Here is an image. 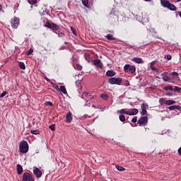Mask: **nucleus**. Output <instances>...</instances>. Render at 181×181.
<instances>
[{
    "mask_svg": "<svg viewBox=\"0 0 181 181\" xmlns=\"http://www.w3.org/2000/svg\"><path fill=\"white\" fill-rule=\"evenodd\" d=\"M19 151L21 153H28L29 151V144L28 141L23 140L20 142Z\"/></svg>",
    "mask_w": 181,
    "mask_h": 181,
    "instance_id": "f257e3e1",
    "label": "nucleus"
},
{
    "mask_svg": "<svg viewBox=\"0 0 181 181\" xmlns=\"http://www.w3.org/2000/svg\"><path fill=\"white\" fill-rule=\"evenodd\" d=\"M161 5L163 8H168L170 11H175L176 9V6L172 4L168 0H161Z\"/></svg>",
    "mask_w": 181,
    "mask_h": 181,
    "instance_id": "f03ea898",
    "label": "nucleus"
},
{
    "mask_svg": "<svg viewBox=\"0 0 181 181\" xmlns=\"http://www.w3.org/2000/svg\"><path fill=\"white\" fill-rule=\"evenodd\" d=\"M138 109H132L130 111H125L124 109L117 110V114H127V115H136L138 114Z\"/></svg>",
    "mask_w": 181,
    "mask_h": 181,
    "instance_id": "7ed1b4c3",
    "label": "nucleus"
},
{
    "mask_svg": "<svg viewBox=\"0 0 181 181\" xmlns=\"http://www.w3.org/2000/svg\"><path fill=\"white\" fill-rule=\"evenodd\" d=\"M108 83L110 84H117V86H121V84H122V78L112 77L108 79Z\"/></svg>",
    "mask_w": 181,
    "mask_h": 181,
    "instance_id": "20e7f679",
    "label": "nucleus"
},
{
    "mask_svg": "<svg viewBox=\"0 0 181 181\" xmlns=\"http://www.w3.org/2000/svg\"><path fill=\"white\" fill-rule=\"evenodd\" d=\"M45 28H48L49 29H52V30H59V27L54 23H50L49 21L46 22V23L44 25Z\"/></svg>",
    "mask_w": 181,
    "mask_h": 181,
    "instance_id": "39448f33",
    "label": "nucleus"
},
{
    "mask_svg": "<svg viewBox=\"0 0 181 181\" xmlns=\"http://www.w3.org/2000/svg\"><path fill=\"white\" fill-rule=\"evenodd\" d=\"M124 70L125 73H131L132 74H134L135 71H136V68L132 65L126 64L124 66Z\"/></svg>",
    "mask_w": 181,
    "mask_h": 181,
    "instance_id": "423d86ee",
    "label": "nucleus"
},
{
    "mask_svg": "<svg viewBox=\"0 0 181 181\" xmlns=\"http://www.w3.org/2000/svg\"><path fill=\"white\" fill-rule=\"evenodd\" d=\"M19 18H13V19H11V27L13 28V29H18V26H19Z\"/></svg>",
    "mask_w": 181,
    "mask_h": 181,
    "instance_id": "0eeeda50",
    "label": "nucleus"
},
{
    "mask_svg": "<svg viewBox=\"0 0 181 181\" xmlns=\"http://www.w3.org/2000/svg\"><path fill=\"white\" fill-rule=\"evenodd\" d=\"M137 124L141 127V125H146L148 124V117H141L137 122Z\"/></svg>",
    "mask_w": 181,
    "mask_h": 181,
    "instance_id": "6e6552de",
    "label": "nucleus"
},
{
    "mask_svg": "<svg viewBox=\"0 0 181 181\" xmlns=\"http://www.w3.org/2000/svg\"><path fill=\"white\" fill-rule=\"evenodd\" d=\"M23 181H35L33 177L29 173H25L23 176Z\"/></svg>",
    "mask_w": 181,
    "mask_h": 181,
    "instance_id": "1a4fd4ad",
    "label": "nucleus"
},
{
    "mask_svg": "<svg viewBox=\"0 0 181 181\" xmlns=\"http://www.w3.org/2000/svg\"><path fill=\"white\" fill-rule=\"evenodd\" d=\"M93 64L98 67V69H103V62H101L100 59H94Z\"/></svg>",
    "mask_w": 181,
    "mask_h": 181,
    "instance_id": "9d476101",
    "label": "nucleus"
},
{
    "mask_svg": "<svg viewBox=\"0 0 181 181\" xmlns=\"http://www.w3.org/2000/svg\"><path fill=\"white\" fill-rule=\"evenodd\" d=\"M33 173L35 175L36 177L39 179V177H42V171L39 170V168H36L33 170Z\"/></svg>",
    "mask_w": 181,
    "mask_h": 181,
    "instance_id": "9b49d317",
    "label": "nucleus"
},
{
    "mask_svg": "<svg viewBox=\"0 0 181 181\" xmlns=\"http://www.w3.org/2000/svg\"><path fill=\"white\" fill-rule=\"evenodd\" d=\"M161 77L163 81H170V78L168 76V72H165L161 74Z\"/></svg>",
    "mask_w": 181,
    "mask_h": 181,
    "instance_id": "f8f14e48",
    "label": "nucleus"
},
{
    "mask_svg": "<svg viewBox=\"0 0 181 181\" xmlns=\"http://www.w3.org/2000/svg\"><path fill=\"white\" fill-rule=\"evenodd\" d=\"M168 108L170 111H173L175 110H180V105H172V106H169Z\"/></svg>",
    "mask_w": 181,
    "mask_h": 181,
    "instance_id": "ddd939ff",
    "label": "nucleus"
},
{
    "mask_svg": "<svg viewBox=\"0 0 181 181\" xmlns=\"http://www.w3.org/2000/svg\"><path fill=\"white\" fill-rule=\"evenodd\" d=\"M72 120H73V117L71 116V112H69L66 115V122H71Z\"/></svg>",
    "mask_w": 181,
    "mask_h": 181,
    "instance_id": "4468645a",
    "label": "nucleus"
},
{
    "mask_svg": "<svg viewBox=\"0 0 181 181\" xmlns=\"http://www.w3.org/2000/svg\"><path fill=\"white\" fill-rule=\"evenodd\" d=\"M132 62H134V63H137L138 64H141V63H142V59L135 57L132 59Z\"/></svg>",
    "mask_w": 181,
    "mask_h": 181,
    "instance_id": "2eb2a0df",
    "label": "nucleus"
},
{
    "mask_svg": "<svg viewBox=\"0 0 181 181\" xmlns=\"http://www.w3.org/2000/svg\"><path fill=\"white\" fill-rule=\"evenodd\" d=\"M17 172L18 175H22V172H23V168L20 164L17 165Z\"/></svg>",
    "mask_w": 181,
    "mask_h": 181,
    "instance_id": "dca6fc26",
    "label": "nucleus"
},
{
    "mask_svg": "<svg viewBox=\"0 0 181 181\" xmlns=\"http://www.w3.org/2000/svg\"><path fill=\"white\" fill-rule=\"evenodd\" d=\"M115 75V71L112 70H109L106 72V76H108L109 77H112Z\"/></svg>",
    "mask_w": 181,
    "mask_h": 181,
    "instance_id": "f3484780",
    "label": "nucleus"
},
{
    "mask_svg": "<svg viewBox=\"0 0 181 181\" xmlns=\"http://www.w3.org/2000/svg\"><path fill=\"white\" fill-rule=\"evenodd\" d=\"M58 91H61L63 94H67V90H66V87L64 86H60Z\"/></svg>",
    "mask_w": 181,
    "mask_h": 181,
    "instance_id": "a211bd4d",
    "label": "nucleus"
},
{
    "mask_svg": "<svg viewBox=\"0 0 181 181\" xmlns=\"http://www.w3.org/2000/svg\"><path fill=\"white\" fill-rule=\"evenodd\" d=\"M176 101L172 100H165V105H173V104H175Z\"/></svg>",
    "mask_w": 181,
    "mask_h": 181,
    "instance_id": "6ab92c4d",
    "label": "nucleus"
},
{
    "mask_svg": "<svg viewBox=\"0 0 181 181\" xmlns=\"http://www.w3.org/2000/svg\"><path fill=\"white\" fill-rule=\"evenodd\" d=\"M107 40H115V37H112V35L108 34L106 35Z\"/></svg>",
    "mask_w": 181,
    "mask_h": 181,
    "instance_id": "aec40b11",
    "label": "nucleus"
},
{
    "mask_svg": "<svg viewBox=\"0 0 181 181\" xmlns=\"http://www.w3.org/2000/svg\"><path fill=\"white\" fill-rule=\"evenodd\" d=\"M159 104H160V105H163V104H166V100H165V98H160Z\"/></svg>",
    "mask_w": 181,
    "mask_h": 181,
    "instance_id": "412c9836",
    "label": "nucleus"
},
{
    "mask_svg": "<svg viewBox=\"0 0 181 181\" xmlns=\"http://www.w3.org/2000/svg\"><path fill=\"white\" fill-rule=\"evenodd\" d=\"M150 69L152 70V71H154V73H159V69L153 66H150Z\"/></svg>",
    "mask_w": 181,
    "mask_h": 181,
    "instance_id": "4be33fe9",
    "label": "nucleus"
},
{
    "mask_svg": "<svg viewBox=\"0 0 181 181\" xmlns=\"http://www.w3.org/2000/svg\"><path fill=\"white\" fill-rule=\"evenodd\" d=\"M19 67L22 70H25V69H26V66H25V63L23 62H19Z\"/></svg>",
    "mask_w": 181,
    "mask_h": 181,
    "instance_id": "5701e85b",
    "label": "nucleus"
},
{
    "mask_svg": "<svg viewBox=\"0 0 181 181\" xmlns=\"http://www.w3.org/2000/svg\"><path fill=\"white\" fill-rule=\"evenodd\" d=\"M116 169H117L119 172H124V170H125L124 168L119 165H116Z\"/></svg>",
    "mask_w": 181,
    "mask_h": 181,
    "instance_id": "b1692460",
    "label": "nucleus"
},
{
    "mask_svg": "<svg viewBox=\"0 0 181 181\" xmlns=\"http://www.w3.org/2000/svg\"><path fill=\"white\" fill-rule=\"evenodd\" d=\"M165 91H168V90H170V91H173V87L172 86H165L164 88Z\"/></svg>",
    "mask_w": 181,
    "mask_h": 181,
    "instance_id": "393cba45",
    "label": "nucleus"
},
{
    "mask_svg": "<svg viewBox=\"0 0 181 181\" xmlns=\"http://www.w3.org/2000/svg\"><path fill=\"white\" fill-rule=\"evenodd\" d=\"M119 121H121L122 122H124L125 121V116L124 115H120L119 116Z\"/></svg>",
    "mask_w": 181,
    "mask_h": 181,
    "instance_id": "a878e982",
    "label": "nucleus"
},
{
    "mask_svg": "<svg viewBox=\"0 0 181 181\" xmlns=\"http://www.w3.org/2000/svg\"><path fill=\"white\" fill-rule=\"evenodd\" d=\"M101 98H103V100H108V95L107 94H102Z\"/></svg>",
    "mask_w": 181,
    "mask_h": 181,
    "instance_id": "bb28decb",
    "label": "nucleus"
},
{
    "mask_svg": "<svg viewBox=\"0 0 181 181\" xmlns=\"http://www.w3.org/2000/svg\"><path fill=\"white\" fill-rule=\"evenodd\" d=\"M141 110H146V108L148 107V104L146 103H143L141 104Z\"/></svg>",
    "mask_w": 181,
    "mask_h": 181,
    "instance_id": "cd10ccee",
    "label": "nucleus"
},
{
    "mask_svg": "<svg viewBox=\"0 0 181 181\" xmlns=\"http://www.w3.org/2000/svg\"><path fill=\"white\" fill-rule=\"evenodd\" d=\"M33 135H39V130H31Z\"/></svg>",
    "mask_w": 181,
    "mask_h": 181,
    "instance_id": "c85d7f7f",
    "label": "nucleus"
},
{
    "mask_svg": "<svg viewBox=\"0 0 181 181\" xmlns=\"http://www.w3.org/2000/svg\"><path fill=\"white\" fill-rule=\"evenodd\" d=\"M33 53V49L30 48L26 53L27 56H30V54Z\"/></svg>",
    "mask_w": 181,
    "mask_h": 181,
    "instance_id": "c756f323",
    "label": "nucleus"
},
{
    "mask_svg": "<svg viewBox=\"0 0 181 181\" xmlns=\"http://www.w3.org/2000/svg\"><path fill=\"white\" fill-rule=\"evenodd\" d=\"M172 76L173 77H177V78H179V74H177V72L174 71L172 73Z\"/></svg>",
    "mask_w": 181,
    "mask_h": 181,
    "instance_id": "7c9ffc66",
    "label": "nucleus"
},
{
    "mask_svg": "<svg viewBox=\"0 0 181 181\" xmlns=\"http://www.w3.org/2000/svg\"><path fill=\"white\" fill-rule=\"evenodd\" d=\"M52 87H53L55 90H57V91H59V88H59V86H57L56 83H52Z\"/></svg>",
    "mask_w": 181,
    "mask_h": 181,
    "instance_id": "2f4dec72",
    "label": "nucleus"
},
{
    "mask_svg": "<svg viewBox=\"0 0 181 181\" xmlns=\"http://www.w3.org/2000/svg\"><path fill=\"white\" fill-rule=\"evenodd\" d=\"M82 3L84 6H88V0H82Z\"/></svg>",
    "mask_w": 181,
    "mask_h": 181,
    "instance_id": "473e14b6",
    "label": "nucleus"
},
{
    "mask_svg": "<svg viewBox=\"0 0 181 181\" xmlns=\"http://www.w3.org/2000/svg\"><path fill=\"white\" fill-rule=\"evenodd\" d=\"M76 68L77 70H82L83 66L81 65L78 64H76Z\"/></svg>",
    "mask_w": 181,
    "mask_h": 181,
    "instance_id": "72a5a7b5",
    "label": "nucleus"
},
{
    "mask_svg": "<svg viewBox=\"0 0 181 181\" xmlns=\"http://www.w3.org/2000/svg\"><path fill=\"white\" fill-rule=\"evenodd\" d=\"M85 58H86V60H87V62L90 63V55H88V54H85Z\"/></svg>",
    "mask_w": 181,
    "mask_h": 181,
    "instance_id": "f704fd0d",
    "label": "nucleus"
},
{
    "mask_svg": "<svg viewBox=\"0 0 181 181\" xmlns=\"http://www.w3.org/2000/svg\"><path fill=\"white\" fill-rule=\"evenodd\" d=\"M146 112H148L146 110L142 109V111L141 112V115H146Z\"/></svg>",
    "mask_w": 181,
    "mask_h": 181,
    "instance_id": "c9c22d12",
    "label": "nucleus"
},
{
    "mask_svg": "<svg viewBox=\"0 0 181 181\" xmlns=\"http://www.w3.org/2000/svg\"><path fill=\"white\" fill-rule=\"evenodd\" d=\"M49 128L51 129V131H54L56 129L54 124L49 125Z\"/></svg>",
    "mask_w": 181,
    "mask_h": 181,
    "instance_id": "e433bc0d",
    "label": "nucleus"
},
{
    "mask_svg": "<svg viewBox=\"0 0 181 181\" xmlns=\"http://www.w3.org/2000/svg\"><path fill=\"white\" fill-rule=\"evenodd\" d=\"M45 105H49L50 107H53V103L50 101L46 102Z\"/></svg>",
    "mask_w": 181,
    "mask_h": 181,
    "instance_id": "4c0bfd02",
    "label": "nucleus"
},
{
    "mask_svg": "<svg viewBox=\"0 0 181 181\" xmlns=\"http://www.w3.org/2000/svg\"><path fill=\"white\" fill-rule=\"evenodd\" d=\"M55 33H57V35H58L59 37H63V36H64V33H57V32H55Z\"/></svg>",
    "mask_w": 181,
    "mask_h": 181,
    "instance_id": "58836bf2",
    "label": "nucleus"
},
{
    "mask_svg": "<svg viewBox=\"0 0 181 181\" xmlns=\"http://www.w3.org/2000/svg\"><path fill=\"white\" fill-rule=\"evenodd\" d=\"M5 95H6V91L3 92V93L0 95V98H3V97H5Z\"/></svg>",
    "mask_w": 181,
    "mask_h": 181,
    "instance_id": "ea45409f",
    "label": "nucleus"
},
{
    "mask_svg": "<svg viewBox=\"0 0 181 181\" xmlns=\"http://www.w3.org/2000/svg\"><path fill=\"white\" fill-rule=\"evenodd\" d=\"M138 121V117H134L132 119V122H136Z\"/></svg>",
    "mask_w": 181,
    "mask_h": 181,
    "instance_id": "a19ab883",
    "label": "nucleus"
},
{
    "mask_svg": "<svg viewBox=\"0 0 181 181\" xmlns=\"http://www.w3.org/2000/svg\"><path fill=\"white\" fill-rule=\"evenodd\" d=\"M71 30L72 32V33H74L75 35L76 34V29L74 28V27H71Z\"/></svg>",
    "mask_w": 181,
    "mask_h": 181,
    "instance_id": "79ce46f5",
    "label": "nucleus"
},
{
    "mask_svg": "<svg viewBox=\"0 0 181 181\" xmlns=\"http://www.w3.org/2000/svg\"><path fill=\"white\" fill-rule=\"evenodd\" d=\"M175 91H178V93H180V91H181V88L177 86L175 87Z\"/></svg>",
    "mask_w": 181,
    "mask_h": 181,
    "instance_id": "37998d69",
    "label": "nucleus"
},
{
    "mask_svg": "<svg viewBox=\"0 0 181 181\" xmlns=\"http://www.w3.org/2000/svg\"><path fill=\"white\" fill-rule=\"evenodd\" d=\"M158 62V61H153L151 62V63L150 64V66H155V64H156Z\"/></svg>",
    "mask_w": 181,
    "mask_h": 181,
    "instance_id": "c03bdc74",
    "label": "nucleus"
},
{
    "mask_svg": "<svg viewBox=\"0 0 181 181\" xmlns=\"http://www.w3.org/2000/svg\"><path fill=\"white\" fill-rule=\"evenodd\" d=\"M76 84L78 87V86H80L81 84V81H80V80L76 81Z\"/></svg>",
    "mask_w": 181,
    "mask_h": 181,
    "instance_id": "a18cd8bd",
    "label": "nucleus"
},
{
    "mask_svg": "<svg viewBox=\"0 0 181 181\" xmlns=\"http://www.w3.org/2000/svg\"><path fill=\"white\" fill-rule=\"evenodd\" d=\"M167 59H168V60H172V56H170V54H168V55L167 56Z\"/></svg>",
    "mask_w": 181,
    "mask_h": 181,
    "instance_id": "49530a36",
    "label": "nucleus"
},
{
    "mask_svg": "<svg viewBox=\"0 0 181 181\" xmlns=\"http://www.w3.org/2000/svg\"><path fill=\"white\" fill-rule=\"evenodd\" d=\"M87 117H88V115H84L82 117V119H85V118H87Z\"/></svg>",
    "mask_w": 181,
    "mask_h": 181,
    "instance_id": "de8ad7c7",
    "label": "nucleus"
},
{
    "mask_svg": "<svg viewBox=\"0 0 181 181\" xmlns=\"http://www.w3.org/2000/svg\"><path fill=\"white\" fill-rule=\"evenodd\" d=\"M83 95L87 96V95H88V93L85 91V92H83Z\"/></svg>",
    "mask_w": 181,
    "mask_h": 181,
    "instance_id": "09e8293b",
    "label": "nucleus"
},
{
    "mask_svg": "<svg viewBox=\"0 0 181 181\" xmlns=\"http://www.w3.org/2000/svg\"><path fill=\"white\" fill-rule=\"evenodd\" d=\"M178 153L179 155H181V147L178 149Z\"/></svg>",
    "mask_w": 181,
    "mask_h": 181,
    "instance_id": "8fccbe9b",
    "label": "nucleus"
},
{
    "mask_svg": "<svg viewBox=\"0 0 181 181\" xmlns=\"http://www.w3.org/2000/svg\"><path fill=\"white\" fill-rule=\"evenodd\" d=\"M146 2H151L152 0H144Z\"/></svg>",
    "mask_w": 181,
    "mask_h": 181,
    "instance_id": "3c124183",
    "label": "nucleus"
},
{
    "mask_svg": "<svg viewBox=\"0 0 181 181\" xmlns=\"http://www.w3.org/2000/svg\"><path fill=\"white\" fill-rule=\"evenodd\" d=\"M2 11V5L0 4V12Z\"/></svg>",
    "mask_w": 181,
    "mask_h": 181,
    "instance_id": "603ef678",
    "label": "nucleus"
},
{
    "mask_svg": "<svg viewBox=\"0 0 181 181\" xmlns=\"http://www.w3.org/2000/svg\"><path fill=\"white\" fill-rule=\"evenodd\" d=\"M178 14L181 17V11H178Z\"/></svg>",
    "mask_w": 181,
    "mask_h": 181,
    "instance_id": "864d4df0",
    "label": "nucleus"
},
{
    "mask_svg": "<svg viewBox=\"0 0 181 181\" xmlns=\"http://www.w3.org/2000/svg\"><path fill=\"white\" fill-rule=\"evenodd\" d=\"M33 4H36V0H34V1H33Z\"/></svg>",
    "mask_w": 181,
    "mask_h": 181,
    "instance_id": "5fc2aeb1",
    "label": "nucleus"
},
{
    "mask_svg": "<svg viewBox=\"0 0 181 181\" xmlns=\"http://www.w3.org/2000/svg\"><path fill=\"white\" fill-rule=\"evenodd\" d=\"M177 2H181V0H177Z\"/></svg>",
    "mask_w": 181,
    "mask_h": 181,
    "instance_id": "6e6d98bb",
    "label": "nucleus"
},
{
    "mask_svg": "<svg viewBox=\"0 0 181 181\" xmlns=\"http://www.w3.org/2000/svg\"><path fill=\"white\" fill-rule=\"evenodd\" d=\"M160 4H162V0H160Z\"/></svg>",
    "mask_w": 181,
    "mask_h": 181,
    "instance_id": "4d7b16f0",
    "label": "nucleus"
},
{
    "mask_svg": "<svg viewBox=\"0 0 181 181\" xmlns=\"http://www.w3.org/2000/svg\"><path fill=\"white\" fill-rule=\"evenodd\" d=\"M93 107H95V106L93 105Z\"/></svg>",
    "mask_w": 181,
    "mask_h": 181,
    "instance_id": "13d9d810",
    "label": "nucleus"
}]
</instances>
